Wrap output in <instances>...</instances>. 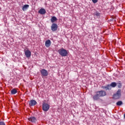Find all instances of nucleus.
Returning a JSON list of instances; mask_svg holds the SVG:
<instances>
[{
	"label": "nucleus",
	"mask_w": 125,
	"mask_h": 125,
	"mask_svg": "<svg viewBox=\"0 0 125 125\" xmlns=\"http://www.w3.org/2000/svg\"><path fill=\"white\" fill-rule=\"evenodd\" d=\"M58 52L60 55H61L62 57H65L68 55V52H67V50L62 48L58 50Z\"/></svg>",
	"instance_id": "f257e3e1"
},
{
	"label": "nucleus",
	"mask_w": 125,
	"mask_h": 125,
	"mask_svg": "<svg viewBox=\"0 0 125 125\" xmlns=\"http://www.w3.org/2000/svg\"><path fill=\"white\" fill-rule=\"evenodd\" d=\"M122 96V90L118 89L116 94H114L113 96V99L117 100L121 98Z\"/></svg>",
	"instance_id": "f03ea898"
},
{
	"label": "nucleus",
	"mask_w": 125,
	"mask_h": 125,
	"mask_svg": "<svg viewBox=\"0 0 125 125\" xmlns=\"http://www.w3.org/2000/svg\"><path fill=\"white\" fill-rule=\"evenodd\" d=\"M97 93L99 95L100 97H104V96H106V95H107L106 91L104 90L97 91Z\"/></svg>",
	"instance_id": "7ed1b4c3"
},
{
	"label": "nucleus",
	"mask_w": 125,
	"mask_h": 125,
	"mask_svg": "<svg viewBox=\"0 0 125 125\" xmlns=\"http://www.w3.org/2000/svg\"><path fill=\"white\" fill-rule=\"evenodd\" d=\"M58 29V25L56 23H52L51 26V30L52 32H55L57 31Z\"/></svg>",
	"instance_id": "20e7f679"
},
{
	"label": "nucleus",
	"mask_w": 125,
	"mask_h": 125,
	"mask_svg": "<svg viewBox=\"0 0 125 125\" xmlns=\"http://www.w3.org/2000/svg\"><path fill=\"white\" fill-rule=\"evenodd\" d=\"M42 110L45 112H47L49 110V104L46 103L42 104Z\"/></svg>",
	"instance_id": "39448f33"
},
{
	"label": "nucleus",
	"mask_w": 125,
	"mask_h": 125,
	"mask_svg": "<svg viewBox=\"0 0 125 125\" xmlns=\"http://www.w3.org/2000/svg\"><path fill=\"white\" fill-rule=\"evenodd\" d=\"M41 75L42 76H43L44 77H46L48 75V73L47 72V71L44 69H43L40 71Z\"/></svg>",
	"instance_id": "423d86ee"
},
{
	"label": "nucleus",
	"mask_w": 125,
	"mask_h": 125,
	"mask_svg": "<svg viewBox=\"0 0 125 125\" xmlns=\"http://www.w3.org/2000/svg\"><path fill=\"white\" fill-rule=\"evenodd\" d=\"M28 120L31 123H35L37 122V118L35 117H30L28 118Z\"/></svg>",
	"instance_id": "0eeeda50"
},
{
	"label": "nucleus",
	"mask_w": 125,
	"mask_h": 125,
	"mask_svg": "<svg viewBox=\"0 0 125 125\" xmlns=\"http://www.w3.org/2000/svg\"><path fill=\"white\" fill-rule=\"evenodd\" d=\"M96 94L93 96V100L95 101H97V100H99L100 99V97L99 95L97 93V92H95Z\"/></svg>",
	"instance_id": "6e6552de"
},
{
	"label": "nucleus",
	"mask_w": 125,
	"mask_h": 125,
	"mask_svg": "<svg viewBox=\"0 0 125 125\" xmlns=\"http://www.w3.org/2000/svg\"><path fill=\"white\" fill-rule=\"evenodd\" d=\"M29 105L31 106H35V105H37V101L34 100H31L29 102Z\"/></svg>",
	"instance_id": "1a4fd4ad"
},
{
	"label": "nucleus",
	"mask_w": 125,
	"mask_h": 125,
	"mask_svg": "<svg viewBox=\"0 0 125 125\" xmlns=\"http://www.w3.org/2000/svg\"><path fill=\"white\" fill-rule=\"evenodd\" d=\"M102 88H103L105 90H111V89H112V87H111V86H110L109 84L107 85V86H102Z\"/></svg>",
	"instance_id": "9d476101"
},
{
	"label": "nucleus",
	"mask_w": 125,
	"mask_h": 125,
	"mask_svg": "<svg viewBox=\"0 0 125 125\" xmlns=\"http://www.w3.org/2000/svg\"><path fill=\"white\" fill-rule=\"evenodd\" d=\"M45 45L46 47H49L51 45V41L50 40H48L45 41Z\"/></svg>",
	"instance_id": "9b49d317"
},
{
	"label": "nucleus",
	"mask_w": 125,
	"mask_h": 125,
	"mask_svg": "<svg viewBox=\"0 0 125 125\" xmlns=\"http://www.w3.org/2000/svg\"><path fill=\"white\" fill-rule=\"evenodd\" d=\"M25 56L27 58L31 57V51L27 50L25 51Z\"/></svg>",
	"instance_id": "f8f14e48"
},
{
	"label": "nucleus",
	"mask_w": 125,
	"mask_h": 125,
	"mask_svg": "<svg viewBox=\"0 0 125 125\" xmlns=\"http://www.w3.org/2000/svg\"><path fill=\"white\" fill-rule=\"evenodd\" d=\"M51 23H55V22H57V18L56 17L53 16L51 17L50 19Z\"/></svg>",
	"instance_id": "ddd939ff"
},
{
	"label": "nucleus",
	"mask_w": 125,
	"mask_h": 125,
	"mask_svg": "<svg viewBox=\"0 0 125 125\" xmlns=\"http://www.w3.org/2000/svg\"><path fill=\"white\" fill-rule=\"evenodd\" d=\"M38 12L40 13V14L43 15L46 13V11H45V9L43 8H41Z\"/></svg>",
	"instance_id": "4468645a"
},
{
	"label": "nucleus",
	"mask_w": 125,
	"mask_h": 125,
	"mask_svg": "<svg viewBox=\"0 0 125 125\" xmlns=\"http://www.w3.org/2000/svg\"><path fill=\"white\" fill-rule=\"evenodd\" d=\"M28 8H29V5L28 4L24 5L22 7V10L23 11H25V10H27Z\"/></svg>",
	"instance_id": "2eb2a0df"
},
{
	"label": "nucleus",
	"mask_w": 125,
	"mask_h": 125,
	"mask_svg": "<svg viewBox=\"0 0 125 125\" xmlns=\"http://www.w3.org/2000/svg\"><path fill=\"white\" fill-rule=\"evenodd\" d=\"M11 93L13 95L16 94V93H17V90L15 88H13L11 90Z\"/></svg>",
	"instance_id": "dca6fc26"
},
{
	"label": "nucleus",
	"mask_w": 125,
	"mask_h": 125,
	"mask_svg": "<svg viewBox=\"0 0 125 125\" xmlns=\"http://www.w3.org/2000/svg\"><path fill=\"white\" fill-rule=\"evenodd\" d=\"M110 87H116L117 86V83L115 82H112L110 85Z\"/></svg>",
	"instance_id": "f3484780"
},
{
	"label": "nucleus",
	"mask_w": 125,
	"mask_h": 125,
	"mask_svg": "<svg viewBox=\"0 0 125 125\" xmlns=\"http://www.w3.org/2000/svg\"><path fill=\"white\" fill-rule=\"evenodd\" d=\"M122 104H123V102H122L121 101H118L116 103V105L117 106H121V105H122Z\"/></svg>",
	"instance_id": "a211bd4d"
},
{
	"label": "nucleus",
	"mask_w": 125,
	"mask_h": 125,
	"mask_svg": "<svg viewBox=\"0 0 125 125\" xmlns=\"http://www.w3.org/2000/svg\"><path fill=\"white\" fill-rule=\"evenodd\" d=\"M117 86L119 87V88H122V84L121 83H118Z\"/></svg>",
	"instance_id": "6ab92c4d"
},
{
	"label": "nucleus",
	"mask_w": 125,
	"mask_h": 125,
	"mask_svg": "<svg viewBox=\"0 0 125 125\" xmlns=\"http://www.w3.org/2000/svg\"><path fill=\"white\" fill-rule=\"evenodd\" d=\"M95 15L98 17V16H100V13H99L98 12H96L95 14Z\"/></svg>",
	"instance_id": "aec40b11"
},
{
	"label": "nucleus",
	"mask_w": 125,
	"mask_h": 125,
	"mask_svg": "<svg viewBox=\"0 0 125 125\" xmlns=\"http://www.w3.org/2000/svg\"><path fill=\"white\" fill-rule=\"evenodd\" d=\"M0 125H5V123L3 122H0Z\"/></svg>",
	"instance_id": "412c9836"
},
{
	"label": "nucleus",
	"mask_w": 125,
	"mask_h": 125,
	"mask_svg": "<svg viewBox=\"0 0 125 125\" xmlns=\"http://www.w3.org/2000/svg\"><path fill=\"white\" fill-rule=\"evenodd\" d=\"M92 1H93V3H96L97 2V0H92Z\"/></svg>",
	"instance_id": "4be33fe9"
}]
</instances>
